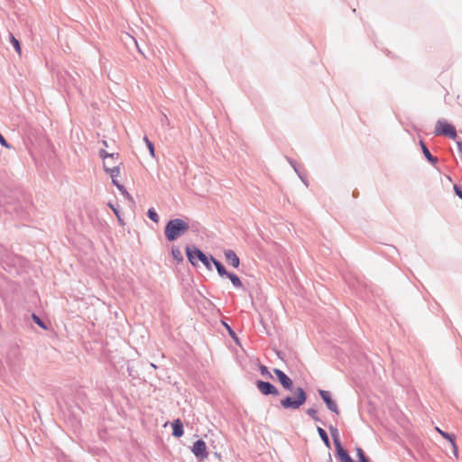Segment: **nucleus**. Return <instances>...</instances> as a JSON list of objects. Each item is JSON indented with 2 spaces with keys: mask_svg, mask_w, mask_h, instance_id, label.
Instances as JSON below:
<instances>
[{
  "mask_svg": "<svg viewBox=\"0 0 462 462\" xmlns=\"http://www.w3.org/2000/svg\"><path fill=\"white\" fill-rule=\"evenodd\" d=\"M189 229V225L187 221L182 218H172L165 225L164 236L169 242H173L186 234Z\"/></svg>",
  "mask_w": 462,
  "mask_h": 462,
  "instance_id": "f257e3e1",
  "label": "nucleus"
},
{
  "mask_svg": "<svg viewBox=\"0 0 462 462\" xmlns=\"http://www.w3.org/2000/svg\"><path fill=\"white\" fill-rule=\"evenodd\" d=\"M99 157L103 160V168L104 171L110 175L112 180V184L116 186L117 189H122L123 185L117 180V177L120 174V167L119 165L108 166V160H114L119 158V153L117 152H107L106 150L101 149L99 151Z\"/></svg>",
  "mask_w": 462,
  "mask_h": 462,
  "instance_id": "f03ea898",
  "label": "nucleus"
},
{
  "mask_svg": "<svg viewBox=\"0 0 462 462\" xmlns=\"http://www.w3.org/2000/svg\"><path fill=\"white\" fill-rule=\"evenodd\" d=\"M186 255L189 262L193 265L197 266L198 263L200 262L208 270H212L210 255H207L201 249L196 246H186Z\"/></svg>",
  "mask_w": 462,
  "mask_h": 462,
  "instance_id": "7ed1b4c3",
  "label": "nucleus"
},
{
  "mask_svg": "<svg viewBox=\"0 0 462 462\" xmlns=\"http://www.w3.org/2000/svg\"><path fill=\"white\" fill-rule=\"evenodd\" d=\"M329 430L336 448V457L340 462H355L347 451L343 448L337 429L333 426H329Z\"/></svg>",
  "mask_w": 462,
  "mask_h": 462,
  "instance_id": "20e7f679",
  "label": "nucleus"
},
{
  "mask_svg": "<svg viewBox=\"0 0 462 462\" xmlns=\"http://www.w3.org/2000/svg\"><path fill=\"white\" fill-rule=\"evenodd\" d=\"M434 134L435 135L448 136L453 140H455L457 136L455 126L443 119H439L437 121Z\"/></svg>",
  "mask_w": 462,
  "mask_h": 462,
  "instance_id": "39448f33",
  "label": "nucleus"
},
{
  "mask_svg": "<svg viewBox=\"0 0 462 462\" xmlns=\"http://www.w3.org/2000/svg\"><path fill=\"white\" fill-rule=\"evenodd\" d=\"M306 393L302 387L296 388L293 395H287L281 400L280 404H305Z\"/></svg>",
  "mask_w": 462,
  "mask_h": 462,
  "instance_id": "423d86ee",
  "label": "nucleus"
},
{
  "mask_svg": "<svg viewBox=\"0 0 462 462\" xmlns=\"http://www.w3.org/2000/svg\"><path fill=\"white\" fill-rule=\"evenodd\" d=\"M191 450H192L194 456L200 460L207 458L208 456V453L207 451V445H206L205 441L202 439L196 440L193 443V447H192Z\"/></svg>",
  "mask_w": 462,
  "mask_h": 462,
  "instance_id": "0eeeda50",
  "label": "nucleus"
},
{
  "mask_svg": "<svg viewBox=\"0 0 462 462\" xmlns=\"http://www.w3.org/2000/svg\"><path fill=\"white\" fill-rule=\"evenodd\" d=\"M256 386H257L258 390L263 395H278L279 394L278 389L270 382L258 380L256 382Z\"/></svg>",
  "mask_w": 462,
  "mask_h": 462,
  "instance_id": "6e6552de",
  "label": "nucleus"
},
{
  "mask_svg": "<svg viewBox=\"0 0 462 462\" xmlns=\"http://www.w3.org/2000/svg\"><path fill=\"white\" fill-rule=\"evenodd\" d=\"M273 373L276 375L277 380L282 385L285 390L291 391L293 388L292 380L282 370L278 368L273 369Z\"/></svg>",
  "mask_w": 462,
  "mask_h": 462,
  "instance_id": "1a4fd4ad",
  "label": "nucleus"
},
{
  "mask_svg": "<svg viewBox=\"0 0 462 462\" xmlns=\"http://www.w3.org/2000/svg\"><path fill=\"white\" fill-rule=\"evenodd\" d=\"M225 259L228 264L234 268H238L240 265V259L234 250L227 249L224 251Z\"/></svg>",
  "mask_w": 462,
  "mask_h": 462,
  "instance_id": "9d476101",
  "label": "nucleus"
},
{
  "mask_svg": "<svg viewBox=\"0 0 462 462\" xmlns=\"http://www.w3.org/2000/svg\"><path fill=\"white\" fill-rule=\"evenodd\" d=\"M0 203L2 204H8L5 208V211L12 214L15 213L20 217H25L26 213L23 211L22 207L19 205L18 202H16L14 205H12L5 200H0Z\"/></svg>",
  "mask_w": 462,
  "mask_h": 462,
  "instance_id": "9b49d317",
  "label": "nucleus"
},
{
  "mask_svg": "<svg viewBox=\"0 0 462 462\" xmlns=\"http://www.w3.org/2000/svg\"><path fill=\"white\" fill-rule=\"evenodd\" d=\"M420 148H421V152L424 155V157L426 158V160L431 163L432 165H435L438 163L439 160L437 157L433 156L431 154V152H430L429 148L427 147L426 143H424V141L420 140Z\"/></svg>",
  "mask_w": 462,
  "mask_h": 462,
  "instance_id": "f8f14e48",
  "label": "nucleus"
},
{
  "mask_svg": "<svg viewBox=\"0 0 462 462\" xmlns=\"http://www.w3.org/2000/svg\"><path fill=\"white\" fill-rule=\"evenodd\" d=\"M210 260H211V265L214 264L218 275L222 278L226 277L229 272L226 271L224 264L211 254H210Z\"/></svg>",
  "mask_w": 462,
  "mask_h": 462,
  "instance_id": "ddd939ff",
  "label": "nucleus"
},
{
  "mask_svg": "<svg viewBox=\"0 0 462 462\" xmlns=\"http://www.w3.org/2000/svg\"><path fill=\"white\" fill-rule=\"evenodd\" d=\"M172 426V436L175 438H180L184 434L183 424L180 419L173 420Z\"/></svg>",
  "mask_w": 462,
  "mask_h": 462,
  "instance_id": "4468645a",
  "label": "nucleus"
},
{
  "mask_svg": "<svg viewBox=\"0 0 462 462\" xmlns=\"http://www.w3.org/2000/svg\"><path fill=\"white\" fill-rule=\"evenodd\" d=\"M436 430L446 439H448L451 446H452V448H453V451H454V454L455 456L457 457V446H456V443H455V437L446 431H443L441 430L439 428L436 427Z\"/></svg>",
  "mask_w": 462,
  "mask_h": 462,
  "instance_id": "2eb2a0df",
  "label": "nucleus"
},
{
  "mask_svg": "<svg viewBox=\"0 0 462 462\" xmlns=\"http://www.w3.org/2000/svg\"><path fill=\"white\" fill-rule=\"evenodd\" d=\"M286 160L288 161V162L290 163V165L292 167V169L294 170V171L297 173V175L299 176V178L300 179V180L305 184L306 187L309 186V182H308V180L307 178L300 171L299 168H298V165H297V162L290 158V157H286Z\"/></svg>",
  "mask_w": 462,
  "mask_h": 462,
  "instance_id": "dca6fc26",
  "label": "nucleus"
},
{
  "mask_svg": "<svg viewBox=\"0 0 462 462\" xmlns=\"http://www.w3.org/2000/svg\"><path fill=\"white\" fill-rule=\"evenodd\" d=\"M226 277L230 280L235 288L245 290L240 278L236 273L229 272Z\"/></svg>",
  "mask_w": 462,
  "mask_h": 462,
  "instance_id": "f3484780",
  "label": "nucleus"
},
{
  "mask_svg": "<svg viewBox=\"0 0 462 462\" xmlns=\"http://www.w3.org/2000/svg\"><path fill=\"white\" fill-rule=\"evenodd\" d=\"M319 393L325 404H336L332 399L331 393L326 390H319Z\"/></svg>",
  "mask_w": 462,
  "mask_h": 462,
  "instance_id": "a211bd4d",
  "label": "nucleus"
},
{
  "mask_svg": "<svg viewBox=\"0 0 462 462\" xmlns=\"http://www.w3.org/2000/svg\"><path fill=\"white\" fill-rule=\"evenodd\" d=\"M317 431H318L320 439H322L323 443L325 444V446L329 448H330V440L328 439V436L326 430L324 429H322L321 427L318 426Z\"/></svg>",
  "mask_w": 462,
  "mask_h": 462,
  "instance_id": "6ab92c4d",
  "label": "nucleus"
},
{
  "mask_svg": "<svg viewBox=\"0 0 462 462\" xmlns=\"http://www.w3.org/2000/svg\"><path fill=\"white\" fill-rule=\"evenodd\" d=\"M32 319L35 324H37L42 329H48L46 323L35 313L32 314Z\"/></svg>",
  "mask_w": 462,
  "mask_h": 462,
  "instance_id": "aec40b11",
  "label": "nucleus"
},
{
  "mask_svg": "<svg viewBox=\"0 0 462 462\" xmlns=\"http://www.w3.org/2000/svg\"><path fill=\"white\" fill-rule=\"evenodd\" d=\"M146 215L154 223H158L159 222V219H160L159 215L157 214L156 210L153 208H150L147 210Z\"/></svg>",
  "mask_w": 462,
  "mask_h": 462,
  "instance_id": "412c9836",
  "label": "nucleus"
},
{
  "mask_svg": "<svg viewBox=\"0 0 462 462\" xmlns=\"http://www.w3.org/2000/svg\"><path fill=\"white\" fill-rule=\"evenodd\" d=\"M143 141L149 150L150 155L152 157H155V148H154L153 143L149 140V138L146 135H144Z\"/></svg>",
  "mask_w": 462,
  "mask_h": 462,
  "instance_id": "4be33fe9",
  "label": "nucleus"
},
{
  "mask_svg": "<svg viewBox=\"0 0 462 462\" xmlns=\"http://www.w3.org/2000/svg\"><path fill=\"white\" fill-rule=\"evenodd\" d=\"M307 414L309 416H310L314 420L318 421V422H320L321 424L325 425V423L319 419V417H318L317 413H318V411L314 408H309L307 411H306Z\"/></svg>",
  "mask_w": 462,
  "mask_h": 462,
  "instance_id": "5701e85b",
  "label": "nucleus"
},
{
  "mask_svg": "<svg viewBox=\"0 0 462 462\" xmlns=\"http://www.w3.org/2000/svg\"><path fill=\"white\" fill-rule=\"evenodd\" d=\"M356 450L358 460L355 462H370V459L365 456L364 450L361 448H356Z\"/></svg>",
  "mask_w": 462,
  "mask_h": 462,
  "instance_id": "b1692460",
  "label": "nucleus"
},
{
  "mask_svg": "<svg viewBox=\"0 0 462 462\" xmlns=\"http://www.w3.org/2000/svg\"><path fill=\"white\" fill-rule=\"evenodd\" d=\"M171 254H172L173 258L175 260H177L178 262H181L183 260V256H182L180 250L176 246H172Z\"/></svg>",
  "mask_w": 462,
  "mask_h": 462,
  "instance_id": "393cba45",
  "label": "nucleus"
},
{
  "mask_svg": "<svg viewBox=\"0 0 462 462\" xmlns=\"http://www.w3.org/2000/svg\"><path fill=\"white\" fill-rule=\"evenodd\" d=\"M10 38H11V43H12L13 47L14 48V50L18 53H21V43H20V42L13 34H10Z\"/></svg>",
  "mask_w": 462,
  "mask_h": 462,
  "instance_id": "a878e982",
  "label": "nucleus"
},
{
  "mask_svg": "<svg viewBox=\"0 0 462 462\" xmlns=\"http://www.w3.org/2000/svg\"><path fill=\"white\" fill-rule=\"evenodd\" d=\"M224 326L226 328L227 331H228V334L229 336L236 342L238 343L239 340H238V337L236 336V332L230 328L229 325H227L226 323H224Z\"/></svg>",
  "mask_w": 462,
  "mask_h": 462,
  "instance_id": "bb28decb",
  "label": "nucleus"
},
{
  "mask_svg": "<svg viewBox=\"0 0 462 462\" xmlns=\"http://www.w3.org/2000/svg\"><path fill=\"white\" fill-rule=\"evenodd\" d=\"M118 190L129 200H133L132 196L129 194V192L125 189V186L123 185L122 189H118Z\"/></svg>",
  "mask_w": 462,
  "mask_h": 462,
  "instance_id": "cd10ccee",
  "label": "nucleus"
},
{
  "mask_svg": "<svg viewBox=\"0 0 462 462\" xmlns=\"http://www.w3.org/2000/svg\"><path fill=\"white\" fill-rule=\"evenodd\" d=\"M453 189H454L456 195L462 199V188L459 185L455 184Z\"/></svg>",
  "mask_w": 462,
  "mask_h": 462,
  "instance_id": "c85d7f7f",
  "label": "nucleus"
},
{
  "mask_svg": "<svg viewBox=\"0 0 462 462\" xmlns=\"http://www.w3.org/2000/svg\"><path fill=\"white\" fill-rule=\"evenodd\" d=\"M0 144L5 148H10V144L7 143L5 138L3 136V134L0 133Z\"/></svg>",
  "mask_w": 462,
  "mask_h": 462,
  "instance_id": "c756f323",
  "label": "nucleus"
},
{
  "mask_svg": "<svg viewBox=\"0 0 462 462\" xmlns=\"http://www.w3.org/2000/svg\"><path fill=\"white\" fill-rule=\"evenodd\" d=\"M260 371H261V374H262L263 375H269V376L271 375V374H270V373H269V371H268V368H267L266 366H264V365H262V366L260 367Z\"/></svg>",
  "mask_w": 462,
  "mask_h": 462,
  "instance_id": "7c9ffc66",
  "label": "nucleus"
},
{
  "mask_svg": "<svg viewBox=\"0 0 462 462\" xmlns=\"http://www.w3.org/2000/svg\"><path fill=\"white\" fill-rule=\"evenodd\" d=\"M109 207H110V208L113 210V212L115 213V215H116V217H118V214H120L118 208H117V207H115V206H114L113 204H111V203H109Z\"/></svg>",
  "mask_w": 462,
  "mask_h": 462,
  "instance_id": "2f4dec72",
  "label": "nucleus"
},
{
  "mask_svg": "<svg viewBox=\"0 0 462 462\" xmlns=\"http://www.w3.org/2000/svg\"><path fill=\"white\" fill-rule=\"evenodd\" d=\"M367 408V412L371 415H375V406H365Z\"/></svg>",
  "mask_w": 462,
  "mask_h": 462,
  "instance_id": "473e14b6",
  "label": "nucleus"
},
{
  "mask_svg": "<svg viewBox=\"0 0 462 462\" xmlns=\"http://www.w3.org/2000/svg\"><path fill=\"white\" fill-rule=\"evenodd\" d=\"M457 146L458 152H460L461 161H462V141H457Z\"/></svg>",
  "mask_w": 462,
  "mask_h": 462,
  "instance_id": "72a5a7b5",
  "label": "nucleus"
},
{
  "mask_svg": "<svg viewBox=\"0 0 462 462\" xmlns=\"http://www.w3.org/2000/svg\"><path fill=\"white\" fill-rule=\"evenodd\" d=\"M328 408L332 411V412H335L337 414L339 413V411H338V406H328Z\"/></svg>",
  "mask_w": 462,
  "mask_h": 462,
  "instance_id": "f704fd0d",
  "label": "nucleus"
},
{
  "mask_svg": "<svg viewBox=\"0 0 462 462\" xmlns=\"http://www.w3.org/2000/svg\"><path fill=\"white\" fill-rule=\"evenodd\" d=\"M117 161H118V158L116 160H108L109 163H108V166H113V165H119L120 166V163H117Z\"/></svg>",
  "mask_w": 462,
  "mask_h": 462,
  "instance_id": "c9c22d12",
  "label": "nucleus"
},
{
  "mask_svg": "<svg viewBox=\"0 0 462 462\" xmlns=\"http://www.w3.org/2000/svg\"><path fill=\"white\" fill-rule=\"evenodd\" d=\"M62 402L64 404H69V402H70V399H63Z\"/></svg>",
  "mask_w": 462,
  "mask_h": 462,
  "instance_id": "e433bc0d",
  "label": "nucleus"
},
{
  "mask_svg": "<svg viewBox=\"0 0 462 462\" xmlns=\"http://www.w3.org/2000/svg\"><path fill=\"white\" fill-rule=\"evenodd\" d=\"M129 375L134 377V372H132V369L128 368Z\"/></svg>",
  "mask_w": 462,
  "mask_h": 462,
  "instance_id": "4c0bfd02",
  "label": "nucleus"
},
{
  "mask_svg": "<svg viewBox=\"0 0 462 462\" xmlns=\"http://www.w3.org/2000/svg\"><path fill=\"white\" fill-rule=\"evenodd\" d=\"M129 375L134 377V372H132V369L128 368Z\"/></svg>",
  "mask_w": 462,
  "mask_h": 462,
  "instance_id": "58836bf2",
  "label": "nucleus"
},
{
  "mask_svg": "<svg viewBox=\"0 0 462 462\" xmlns=\"http://www.w3.org/2000/svg\"><path fill=\"white\" fill-rule=\"evenodd\" d=\"M117 217L118 221H119L121 224H123V220H122V218H121L120 214H118V217Z\"/></svg>",
  "mask_w": 462,
  "mask_h": 462,
  "instance_id": "ea45409f",
  "label": "nucleus"
},
{
  "mask_svg": "<svg viewBox=\"0 0 462 462\" xmlns=\"http://www.w3.org/2000/svg\"><path fill=\"white\" fill-rule=\"evenodd\" d=\"M285 408H294V409H297L299 408L300 406H297V405H294V406H284Z\"/></svg>",
  "mask_w": 462,
  "mask_h": 462,
  "instance_id": "a19ab883",
  "label": "nucleus"
},
{
  "mask_svg": "<svg viewBox=\"0 0 462 462\" xmlns=\"http://www.w3.org/2000/svg\"><path fill=\"white\" fill-rule=\"evenodd\" d=\"M150 366H151V367H152V368H154V369H156V368H157V366H156L153 363H150Z\"/></svg>",
  "mask_w": 462,
  "mask_h": 462,
  "instance_id": "79ce46f5",
  "label": "nucleus"
},
{
  "mask_svg": "<svg viewBox=\"0 0 462 462\" xmlns=\"http://www.w3.org/2000/svg\"><path fill=\"white\" fill-rule=\"evenodd\" d=\"M103 144H104L106 147H107V146H108V145H107V142H106V141H103Z\"/></svg>",
  "mask_w": 462,
  "mask_h": 462,
  "instance_id": "37998d69",
  "label": "nucleus"
},
{
  "mask_svg": "<svg viewBox=\"0 0 462 462\" xmlns=\"http://www.w3.org/2000/svg\"><path fill=\"white\" fill-rule=\"evenodd\" d=\"M359 413H360V416L363 417L364 415V411H359Z\"/></svg>",
  "mask_w": 462,
  "mask_h": 462,
  "instance_id": "c03bdc74",
  "label": "nucleus"
},
{
  "mask_svg": "<svg viewBox=\"0 0 462 462\" xmlns=\"http://www.w3.org/2000/svg\"><path fill=\"white\" fill-rule=\"evenodd\" d=\"M163 117H164V119H162V122H165V120H168L167 116L165 115L163 116Z\"/></svg>",
  "mask_w": 462,
  "mask_h": 462,
  "instance_id": "a18cd8bd",
  "label": "nucleus"
},
{
  "mask_svg": "<svg viewBox=\"0 0 462 462\" xmlns=\"http://www.w3.org/2000/svg\"><path fill=\"white\" fill-rule=\"evenodd\" d=\"M163 117H164V119H162V122H165V120H168L167 116L165 115L163 116Z\"/></svg>",
  "mask_w": 462,
  "mask_h": 462,
  "instance_id": "49530a36",
  "label": "nucleus"
},
{
  "mask_svg": "<svg viewBox=\"0 0 462 462\" xmlns=\"http://www.w3.org/2000/svg\"><path fill=\"white\" fill-rule=\"evenodd\" d=\"M135 44H137L136 42H135ZM136 46H138V45H136ZM137 48H139V47H137ZM138 51H140L142 53L141 49H138Z\"/></svg>",
  "mask_w": 462,
  "mask_h": 462,
  "instance_id": "de8ad7c7",
  "label": "nucleus"
}]
</instances>
